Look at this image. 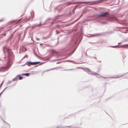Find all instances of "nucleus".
<instances>
[{"label":"nucleus","instance_id":"nucleus-1","mask_svg":"<svg viewBox=\"0 0 128 128\" xmlns=\"http://www.w3.org/2000/svg\"><path fill=\"white\" fill-rule=\"evenodd\" d=\"M82 31L81 28L80 29V34L79 37L78 38L74 37L70 44L66 47L62 49V52L63 53H64L68 51H70V53L68 54V56H70L73 54L82 40Z\"/></svg>","mask_w":128,"mask_h":128},{"label":"nucleus","instance_id":"nucleus-2","mask_svg":"<svg viewBox=\"0 0 128 128\" xmlns=\"http://www.w3.org/2000/svg\"><path fill=\"white\" fill-rule=\"evenodd\" d=\"M108 14V13L107 12H102L101 13L98 14V15L99 16L100 18L102 20H104L107 19V21H109L111 22L113 21V20H112L110 19H107L106 18V16Z\"/></svg>","mask_w":128,"mask_h":128},{"label":"nucleus","instance_id":"nucleus-3","mask_svg":"<svg viewBox=\"0 0 128 128\" xmlns=\"http://www.w3.org/2000/svg\"><path fill=\"white\" fill-rule=\"evenodd\" d=\"M93 18L94 20H96L97 22L100 23L102 24H106V21H101L100 20H101L99 16L97 15H94Z\"/></svg>","mask_w":128,"mask_h":128},{"label":"nucleus","instance_id":"nucleus-4","mask_svg":"<svg viewBox=\"0 0 128 128\" xmlns=\"http://www.w3.org/2000/svg\"><path fill=\"white\" fill-rule=\"evenodd\" d=\"M3 49L4 53L6 52H7L9 57H10L12 56L13 54V52L11 50H9L8 49L6 48L5 47H4Z\"/></svg>","mask_w":128,"mask_h":128},{"label":"nucleus","instance_id":"nucleus-5","mask_svg":"<svg viewBox=\"0 0 128 128\" xmlns=\"http://www.w3.org/2000/svg\"><path fill=\"white\" fill-rule=\"evenodd\" d=\"M121 29L122 30V32L124 33H126L128 32V28L127 27H120Z\"/></svg>","mask_w":128,"mask_h":128},{"label":"nucleus","instance_id":"nucleus-6","mask_svg":"<svg viewBox=\"0 0 128 128\" xmlns=\"http://www.w3.org/2000/svg\"><path fill=\"white\" fill-rule=\"evenodd\" d=\"M84 71L87 72L88 74L90 75H94L93 73H92L90 71V69L88 68H84Z\"/></svg>","mask_w":128,"mask_h":128},{"label":"nucleus","instance_id":"nucleus-7","mask_svg":"<svg viewBox=\"0 0 128 128\" xmlns=\"http://www.w3.org/2000/svg\"><path fill=\"white\" fill-rule=\"evenodd\" d=\"M128 74V72L126 73H124V74H123L122 75H121L116 76H112L111 77H108V78H118L121 77L123 76L124 75L126 74Z\"/></svg>","mask_w":128,"mask_h":128},{"label":"nucleus","instance_id":"nucleus-8","mask_svg":"<svg viewBox=\"0 0 128 128\" xmlns=\"http://www.w3.org/2000/svg\"><path fill=\"white\" fill-rule=\"evenodd\" d=\"M128 44H125L123 45L119 46L118 45L113 46H111L110 47L113 48H122L123 46H127Z\"/></svg>","mask_w":128,"mask_h":128},{"label":"nucleus","instance_id":"nucleus-9","mask_svg":"<svg viewBox=\"0 0 128 128\" xmlns=\"http://www.w3.org/2000/svg\"><path fill=\"white\" fill-rule=\"evenodd\" d=\"M85 2H75L73 3L72 2H70V1H68V2H66V4H67L68 5H69L71 4H77V3H85Z\"/></svg>","mask_w":128,"mask_h":128},{"label":"nucleus","instance_id":"nucleus-10","mask_svg":"<svg viewBox=\"0 0 128 128\" xmlns=\"http://www.w3.org/2000/svg\"><path fill=\"white\" fill-rule=\"evenodd\" d=\"M27 64L28 66H30L31 65H32V62H29L28 61H27L26 62L24 65H22V66H24L26 64Z\"/></svg>","mask_w":128,"mask_h":128},{"label":"nucleus","instance_id":"nucleus-11","mask_svg":"<svg viewBox=\"0 0 128 128\" xmlns=\"http://www.w3.org/2000/svg\"><path fill=\"white\" fill-rule=\"evenodd\" d=\"M6 70V68L4 67L0 68V72H3Z\"/></svg>","mask_w":128,"mask_h":128},{"label":"nucleus","instance_id":"nucleus-12","mask_svg":"<svg viewBox=\"0 0 128 128\" xmlns=\"http://www.w3.org/2000/svg\"><path fill=\"white\" fill-rule=\"evenodd\" d=\"M107 0H96L94 2H92L94 4H96L98 3V2H104V1H106Z\"/></svg>","mask_w":128,"mask_h":128},{"label":"nucleus","instance_id":"nucleus-13","mask_svg":"<svg viewBox=\"0 0 128 128\" xmlns=\"http://www.w3.org/2000/svg\"><path fill=\"white\" fill-rule=\"evenodd\" d=\"M64 62H72L73 64H78V63L77 62H74V61L70 60H67L64 61Z\"/></svg>","mask_w":128,"mask_h":128},{"label":"nucleus","instance_id":"nucleus-14","mask_svg":"<svg viewBox=\"0 0 128 128\" xmlns=\"http://www.w3.org/2000/svg\"><path fill=\"white\" fill-rule=\"evenodd\" d=\"M0 110L2 112V114H4L5 112V108H2L1 109H0Z\"/></svg>","mask_w":128,"mask_h":128},{"label":"nucleus","instance_id":"nucleus-15","mask_svg":"<svg viewBox=\"0 0 128 128\" xmlns=\"http://www.w3.org/2000/svg\"><path fill=\"white\" fill-rule=\"evenodd\" d=\"M94 73L95 74H94L97 75V76H96V77L98 78H100L101 77H102L104 78H106L103 77L102 76H101V75H100V74H97L95 72H94Z\"/></svg>","mask_w":128,"mask_h":128},{"label":"nucleus","instance_id":"nucleus-16","mask_svg":"<svg viewBox=\"0 0 128 128\" xmlns=\"http://www.w3.org/2000/svg\"><path fill=\"white\" fill-rule=\"evenodd\" d=\"M31 74L30 73H23L22 75H25L27 76H28Z\"/></svg>","mask_w":128,"mask_h":128},{"label":"nucleus","instance_id":"nucleus-17","mask_svg":"<svg viewBox=\"0 0 128 128\" xmlns=\"http://www.w3.org/2000/svg\"><path fill=\"white\" fill-rule=\"evenodd\" d=\"M20 76V75H18L15 78L13 79L12 80L13 81H16L18 79V77Z\"/></svg>","mask_w":128,"mask_h":128},{"label":"nucleus","instance_id":"nucleus-18","mask_svg":"<svg viewBox=\"0 0 128 128\" xmlns=\"http://www.w3.org/2000/svg\"><path fill=\"white\" fill-rule=\"evenodd\" d=\"M40 62H32V65H36L38 64Z\"/></svg>","mask_w":128,"mask_h":128},{"label":"nucleus","instance_id":"nucleus-19","mask_svg":"<svg viewBox=\"0 0 128 128\" xmlns=\"http://www.w3.org/2000/svg\"><path fill=\"white\" fill-rule=\"evenodd\" d=\"M37 27H40L39 25L37 24H34L32 26V27L33 28H35Z\"/></svg>","mask_w":128,"mask_h":128},{"label":"nucleus","instance_id":"nucleus-20","mask_svg":"<svg viewBox=\"0 0 128 128\" xmlns=\"http://www.w3.org/2000/svg\"><path fill=\"white\" fill-rule=\"evenodd\" d=\"M21 36V34L19 33V34H18V40H20V37Z\"/></svg>","mask_w":128,"mask_h":128},{"label":"nucleus","instance_id":"nucleus-21","mask_svg":"<svg viewBox=\"0 0 128 128\" xmlns=\"http://www.w3.org/2000/svg\"><path fill=\"white\" fill-rule=\"evenodd\" d=\"M79 20V18H78L77 19H76V20H75L73 22H72V23H71L70 24V25H71V24H72L74 23H75V22H76V21H77L78 20Z\"/></svg>","mask_w":128,"mask_h":128},{"label":"nucleus","instance_id":"nucleus-22","mask_svg":"<svg viewBox=\"0 0 128 128\" xmlns=\"http://www.w3.org/2000/svg\"><path fill=\"white\" fill-rule=\"evenodd\" d=\"M88 35H86V36L88 38H90V37H93V36H92V34H89Z\"/></svg>","mask_w":128,"mask_h":128},{"label":"nucleus","instance_id":"nucleus-23","mask_svg":"<svg viewBox=\"0 0 128 128\" xmlns=\"http://www.w3.org/2000/svg\"><path fill=\"white\" fill-rule=\"evenodd\" d=\"M34 12L33 10H32V12H30V14L32 16V14L33 15H34Z\"/></svg>","mask_w":128,"mask_h":128},{"label":"nucleus","instance_id":"nucleus-24","mask_svg":"<svg viewBox=\"0 0 128 128\" xmlns=\"http://www.w3.org/2000/svg\"><path fill=\"white\" fill-rule=\"evenodd\" d=\"M30 18H31V16H29V18H26V21H29L30 20Z\"/></svg>","mask_w":128,"mask_h":128},{"label":"nucleus","instance_id":"nucleus-25","mask_svg":"<svg viewBox=\"0 0 128 128\" xmlns=\"http://www.w3.org/2000/svg\"><path fill=\"white\" fill-rule=\"evenodd\" d=\"M18 77V78L20 80H21L23 79V77L22 76H20Z\"/></svg>","mask_w":128,"mask_h":128},{"label":"nucleus","instance_id":"nucleus-26","mask_svg":"<svg viewBox=\"0 0 128 128\" xmlns=\"http://www.w3.org/2000/svg\"><path fill=\"white\" fill-rule=\"evenodd\" d=\"M65 127H69V128H72V127H71V126H66L65 127H64V126H62L61 128H64ZM76 128V127H73L72 128Z\"/></svg>","mask_w":128,"mask_h":128},{"label":"nucleus","instance_id":"nucleus-27","mask_svg":"<svg viewBox=\"0 0 128 128\" xmlns=\"http://www.w3.org/2000/svg\"><path fill=\"white\" fill-rule=\"evenodd\" d=\"M76 8H74V9L72 10V13H74L75 12V11L76 10Z\"/></svg>","mask_w":128,"mask_h":128},{"label":"nucleus","instance_id":"nucleus-28","mask_svg":"<svg viewBox=\"0 0 128 128\" xmlns=\"http://www.w3.org/2000/svg\"><path fill=\"white\" fill-rule=\"evenodd\" d=\"M47 23V22H46V20H45L43 24H42V25H45Z\"/></svg>","mask_w":128,"mask_h":128},{"label":"nucleus","instance_id":"nucleus-29","mask_svg":"<svg viewBox=\"0 0 128 128\" xmlns=\"http://www.w3.org/2000/svg\"><path fill=\"white\" fill-rule=\"evenodd\" d=\"M84 13L83 12L82 13V14L80 15V16H79V17L78 18H79V19L81 17L83 16L84 14Z\"/></svg>","mask_w":128,"mask_h":128},{"label":"nucleus","instance_id":"nucleus-30","mask_svg":"<svg viewBox=\"0 0 128 128\" xmlns=\"http://www.w3.org/2000/svg\"><path fill=\"white\" fill-rule=\"evenodd\" d=\"M56 34H59L60 32H58V30H56Z\"/></svg>","mask_w":128,"mask_h":128},{"label":"nucleus","instance_id":"nucleus-31","mask_svg":"<svg viewBox=\"0 0 128 128\" xmlns=\"http://www.w3.org/2000/svg\"><path fill=\"white\" fill-rule=\"evenodd\" d=\"M12 39L10 38H9L7 40V41L8 42L10 41Z\"/></svg>","mask_w":128,"mask_h":128},{"label":"nucleus","instance_id":"nucleus-32","mask_svg":"<svg viewBox=\"0 0 128 128\" xmlns=\"http://www.w3.org/2000/svg\"><path fill=\"white\" fill-rule=\"evenodd\" d=\"M51 18H49L47 19L46 20V22H47L49 20H51Z\"/></svg>","mask_w":128,"mask_h":128},{"label":"nucleus","instance_id":"nucleus-33","mask_svg":"<svg viewBox=\"0 0 128 128\" xmlns=\"http://www.w3.org/2000/svg\"><path fill=\"white\" fill-rule=\"evenodd\" d=\"M38 24L39 25L40 27V26H41L42 25V24H41V22H40V24Z\"/></svg>","mask_w":128,"mask_h":128},{"label":"nucleus","instance_id":"nucleus-34","mask_svg":"<svg viewBox=\"0 0 128 128\" xmlns=\"http://www.w3.org/2000/svg\"><path fill=\"white\" fill-rule=\"evenodd\" d=\"M62 10V9H58V12H60Z\"/></svg>","mask_w":128,"mask_h":128},{"label":"nucleus","instance_id":"nucleus-35","mask_svg":"<svg viewBox=\"0 0 128 128\" xmlns=\"http://www.w3.org/2000/svg\"><path fill=\"white\" fill-rule=\"evenodd\" d=\"M101 34H95L94 35L95 36H98V35H101Z\"/></svg>","mask_w":128,"mask_h":128},{"label":"nucleus","instance_id":"nucleus-36","mask_svg":"<svg viewBox=\"0 0 128 128\" xmlns=\"http://www.w3.org/2000/svg\"><path fill=\"white\" fill-rule=\"evenodd\" d=\"M58 68L56 67V68H52V69H51L50 70H47V71H50V70H54V69H56V68Z\"/></svg>","mask_w":128,"mask_h":128},{"label":"nucleus","instance_id":"nucleus-37","mask_svg":"<svg viewBox=\"0 0 128 128\" xmlns=\"http://www.w3.org/2000/svg\"><path fill=\"white\" fill-rule=\"evenodd\" d=\"M80 23V22H78L76 25V27H77V26H78V24H79V23Z\"/></svg>","mask_w":128,"mask_h":128},{"label":"nucleus","instance_id":"nucleus-38","mask_svg":"<svg viewBox=\"0 0 128 128\" xmlns=\"http://www.w3.org/2000/svg\"><path fill=\"white\" fill-rule=\"evenodd\" d=\"M12 82V81H8V82L7 83V84L8 85L10 84V83Z\"/></svg>","mask_w":128,"mask_h":128},{"label":"nucleus","instance_id":"nucleus-39","mask_svg":"<svg viewBox=\"0 0 128 128\" xmlns=\"http://www.w3.org/2000/svg\"><path fill=\"white\" fill-rule=\"evenodd\" d=\"M28 57V55L27 54H26L24 57L23 58H26V57Z\"/></svg>","mask_w":128,"mask_h":128},{"label":"nucleus","instance_id":"nucleus-40","mask_svg":"<svg viewBox=\"0 0 128 128\" xmlns=\"http://www.w3.org/2000/svg\"><path fill=\"white\" fill-rule=\"evenodd\" d=\"M13 34H12L10 36V37L9 38H10L12 39V38L13 37Z\"/></svg>","mask_w":128,"mask_h":128},{"label":"nucleus","instance_id":"nucleus-41","mask_svg":"<svg viewBox=\"0 0 128 128\" xmlns=\"http://www.w3.org/2000/svg\"><path fill=\"white\" fill-rule=\"evenodd\" d=\"M3 82H2L0 84V88H1L2 87V84H3Z\"/></svg>","mask_w":128,"mask_h":128},{"label":"nucleus","instance_id":"nucleus-42","mask_svg":"<svg viewBox=\"0 0 128 128\" xmlns=\"http://www.w3.org/2000/svg\"><path fill=\"white\" fill-rule=\"evenodd\" d=\"M78 6V4H77L76 5L75 7H74V8H76H76Z\"/></svg>","mask_w":128,"mask_h":128},{"label":"nucleus","instance_id":"nucleus-43","mask_svg":"<svg viewBox=\"0 0 128 128\" xmlns=\"http://www.w3.org/2000/svg\"><path fill=\"white\" fill-rule=\"evenodd\" d=\"M59 60H52V61L54 62L56 61H58Z\"/></svg>","mask_w":128,"mask_h":128},{"label":"nucleus","instance_id":"nucleus-44","mask_svg":"<svg viewBox=\"0 0 128 128\" xmlns=\"http://www.w3.org/2000/svg\"><path fill=\"white\" fill-rule=\"evenodd\" d=\"M5 123H6V124H8V125H9V128H10V125L9 124H8V123L7 122H6Z\"/></svg>","mask_w":128,"mask_h":128},{"label":"nucleus","instance_id":"nucleus-45","mask_svg":"<svg viewBox=\"0 0 128 128\" xmlns=\"http://www.w3.org/2000/svg\"><path fill=\"white\" fill-rule=\"evenodd\" d=\"M64 16L63 15H58V17H59V16Z\"/></svg>","mask_w":128,"mask_h":128},{"label":"nucleus","instance_id":"nucleus-46","mask_svg":"<svg viewBox=\"0 0 128 128\" xmlns=\"http://www.w3.org/2000/svg\"><path fill=\"white\" fill-rule=\"evenodd\" d=\"M88 57L90 58H93V57L91 56H88Z\"/></svg>","mask_w":128,"mask_h":128},{"label":"nucleus","instance_id":"nucleus-47","mask_svg":"<svg viewBox=\"0 0 128 128\" xmlns=\"http://www.w3.org/2000/svg\"><path fill=\"white\" fill-rule=\"evenodd\" d=\"M3 36L2 35L0 36V39L1 38H2Z\"/></svg>","mask_w":128,"mask_h":128},{"label":"nucleus","instance_id":"nucleus-48","mask_svg":"<svg viewBox=\"0 0 128 128\" xmlns=\"http://www.w3.org/2000/svg\"><path fill=\"white\" fill-rule=\"evenodd\" d=\"M58 62L57 63H56V64H60V62Z\"/></svg>","mask_w":128,"mask_h":128},{"label":"nucleus","instance_id":"nucleus-49","mask_svg":"<svg viewBox=\"0 0 128 128\" xmlns=\"http://www.w3.org/2000/svg\"><path fill=\"white\" fill-rule=\"evenodd\" d=\"M74 70L73 69H69V70Z\"/></svg>","mask_w":128,"mask_h":128},{"label":"nucleus","instance_id":"nucleus-50","mask_svg":"<svg viewBox=\"0 0 128 128\" xmlns=\"http://www.w3.org/2000/svg\"><path fill=\"white\" fill-rule=\"evenodd\" d=\"M69 117H70V116H68V117H66V118H64V119L66 118H69Z\"/></svg>","mask_w":128,"mask_h":128},{"label":"nucleus","instance_id":"nucleus-51","mask_svg":"<svg viewBox=\"0 0 128 128\" xmlns=\"http://www.w3.org/2000/svg\"><path fill=\"white\" fill-rule=\"evenodd\" d=\"M36 39L37 40H40V39L39 38H36Z\"/></svg>","mask_w":128,"mask_h":128},{"label":"nucleus","instance_id":"nucleus-52","mask_svg":"<svg viewBox=\"0 0 128 128\" xmlns=\"http://www.w3.org/2000/svg\"><path fill=\"white\" fill-rule=\"evenodd\" d=\"M72 14L71 12L70 11V12H69V15H70V14Z\"/></svg>","mask_w":128,"mask_h":128},{"label":"nucleus","instance_id":"nucleus-53","mask_svg":"<svg viewBox=\"0 0 128 128\" xmlns=\"http://www.w3.org/2000/svg\"><path fill=\"white\" fill-rule=\"evenodd\" d=\"M93 58H94L95 59H97V58L96 57H93Z\"/></svg>","mask_w":128,"mask_h":128},{"label":"nucleus","instance_id":"nucleus-54","mask_svg":"<svg viewBox=\"0 0 128 128\" xmlns=\"http://www.w3.org/2000/svg\"><path fill=\"white\" fill-rule=\"evenodd\" d=\"M58 43H59V41L58 40V42L57 43V44H56V45H57L58 44Z\"/></svg>","mask_w":128,"mask_h":128},{"label":"nucleus","instance_id":"nucleus-55","mask_svg":"<svg viewBox=\"0 0 128 128\" xmlns=\"http://www.w3.org/2000/svg\"><path fill=\"white\" fill-rule=\"evenodd\" d=\"M42 44H40V45L41 46H42Z\"/></svg>","mask_w":128,"mask_h":128},{"label":"nucleus","instance_id":"nucleus-56","mask_svg":"<svg viewBox=\"0 0 128 128\" xmlns=\"http://www.w3.org/2000/svg\"><path fill=\"white\" fill-rule=\"evenodd\" d=\"M121 42H120L118 43V45L119 44H121Z\"/></svg>","mask_w":128,"mask_h":128},{"label":"nucleus","instance_id":"nucleus-57","mask_svg":"<svg viewBox=\"0 0 128 128\" xmlns=\"http://www.w3.org/2000/svg\"><path fill=\"white\" fill-rule=\"evenodd\" d=\"M7 87H6V88L4 90V91L7 88Z\"/></svg>","mask_w":128,"mask_h":128},{"label":"nucleus","instance_id":"nucleus-58","mask_svg":"<svg viewBox=\"0 0 128 128\" xmlns=\"http://www.w3.org/2000/svg\"><path fill=\"white\" fill-rule=\"evenodd\" d=\"M98 61V62H100H100H101V61Z\"/></svg>","mask_w":128,"mask_h":128},{"label":"nucleus","instance_id":"nucleus-59","mask_svg":"<svg viewBox=\"0 0 128 128\" xmlns=\"http://www.w3.org/2000/svg\"><path fill=\"white\" fill-rule=\"evenodd\" d=\"M85 54L86 55V56H88V55H87V53H86V54Z\"/></svg>","mask_w":128,"mask_h":128},{"label":"nucleus","instance_id":"nucleus-60","mask_svg":"<svg viewBox=\"0 0 128 128\" xmlns=\"http://www.w3.org/2000/svg\"><path fill=\"white\" fill-rule=\"evenodd\" d=\"M54 9H58L57 7H56Z\"/></svg>","mask_w":128,"mask_h":128},{"label":"nucleus","instance_id":"nucleus-61","mask_svg":"<svg viewBox=\"0 0 128 128\" xmlns=\"http://www.w3.org/2000/svg\"><path fill=\"white\" fill-rule=\"evenodd\" d=\"M25 33H24V37H25Z\"/></svg>","mask_w":128,"mask_h":128},{"label":"nucleus","instance_id":"nucleus-62","mask_svg":"<svg viewBox=\"0 0 128 128\" xmlns=\"http://www.w3.org/2000/svg\"><path fill=\"white\" fill-rule=\"evenodd\" d=\"M49 36H47V37H46V38H47L49 37Z\"/></svg>","mask_w":128,"mask_h":128},{"label":"nucleus","instance_id":"nucleus-63","mask_svg":"<svg viewBox=\"0 0 128 128\" xmlns=\"http://www.w3.org/2000/svg\"><path fill=\"white\" fill-rule=\"evenodd\" d=\"M6 35V34L5 33L4 34V36H5Z\"/></svg>","mask_w":128,"mask_h":128},{"label":"nucleus","instance_id":"nucleus-64","mask_svg":"<svg viewBox=\"0 0 128 128\" xmlns=\"http://www.w3.org/2000/svg\"><path fill=\"white\" fill-rule=\"evenodd\" d=\"M46 38V37H44L43 38V39H45Z\"/></svg>","mask_w":128,"mask_h":128}]
</instances>
